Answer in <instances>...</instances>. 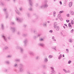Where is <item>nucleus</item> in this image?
<instances>
[{"label":"nucleus","instance_id":"40","mask_svg":"<svg viewBox=\"0 0 74 74\" xmlns=\"http://www.w3.org/2000/svg\"><path fill=\"white\" fill-rule=\"evenodd\" d=\"M49 32L50 33H52L53 32V31H52V30H50L49 31Z\"/></svg>","mask_w":74,"mask_h":74},{"label":"nucleus","instance_id":"22","mask_svg":"<svg viewBox=\"0 0 74 74\" xmlns=\"http://www.w3.org/2000/svg\"><path fill=\"white\" fill-rule=\"evenodd\" d=\"M0 5H4V4L3 3V2H2V1H0Z\"/></svg>","mask_w":74,"mask_h":74},{"label":"nucleus","instance_id":"48","mask_svg":"<svg viewBox=\"0 0 74 74\" xmlns=\"http://www.w3.org/2000/svg\"><path fill=\"white\" fill-rule=\"evenodd\" d=\"M52 40H53V39H54L55 38V37L54 36H53L52 37Z\"/></svg>","mask_w":74,"mask_h":74},{"label":"nucleus","instance_id":"20","mask_svg":"<svg viewBox=\"0 0 74 74\" xmlns=\"http://www.w3.org/2000/svg\"><path fill=\"white\" fill-rule=\"evenodd\" d=\"M69 42H73V39H70L69 40Z\"/></svg>","mask_w":74,"mask_h":74},{"label":"nucleus","instance_id":"23","mask_svg":"<svg viewBox=\"0 0 74 74\" xmlns=\"http://www.w3.org/2000/svg\"><path fill=\"white\" fill-rule=\"evenodd\" d=\"M53 58V56H52L51 55H50L49 56V58Z\"/></svg>","mask_w":74,"mask_h":74},{"label":"nucleus","instance_id":"12","mask_svg":"<svg viewBox=\"0 0 74 74\" xmlns=\"http://www.w3.org/2000/svg\"><path fill=\"white\" fill-rule=\"evenodd\" d=\"M44 61L46 63H47L48 62V58H44Z\"/></svg>","mask_w":74,"mask_h":74},{"label":"nucleus","instance_id":"36","mask_svg":"<svg viewBox=\"0 0 74 74\" xmlns=\"http://www.w3.org/2000/svg\"><path fill=\"white\" fill-rule=\"evenodd\" d=\"M34 33H35V34H37V31H35V30L34 31Z\"/></svg>","mask_w":74,"mask_h":74},{"label":"nucleus","instance_id":"42","mask_svg":"<svg viewBox=\"0 0 74 74\" xmlns=\"http://www.w3.org/2000/svg\"><path fill=\"white\" fill-rule=\"evenodd\" d=\"M19 10H20V11H22V10H23V9L22 8H19Z\"/></svg>","mask_w":74,"mask_h":74},{"label":"nucleus","instance_id":"62","mask_svg":"<svg viewBox=\"0 0 74 74\" xmlns=\"http://www.w3.org/2000/svg\"><path fill=\"white\" fill-rule=\"evenodd\" d=\"M13 2H14V3H15V0H13Z\"/></svg>","mask_w":74,"mask_h":74},{"label":"nucleus","instance_id":"15","mask_svg":"<svg viewBox=\"0 0 74 74\" xmlns=\"http://www.w3.org/2000/svg\"><path fill=\"white\" fill-rule=\"evenodd\" d=\"M8 49V47L7 46H5L3 48V50Z\"/></svg>","mask_w":74,"mask_h":74},{"label":"nucleus","instance_id":"41","mask_svg":"<svg viewBox=\"0 0 74 74\" xmlns=\"http://www.w3.org/2000/svg\"><path fill=\"white\" fill-rule=\"evenodd\" d=\"M69 29H72V25L71 26H69Z\"/></svg>","mask_w":74,"mask_h":74},{"label":"nucleus","instance_id":"13","mask_svg":"<svg viewBox=\"0 0 74 74\" xmlns=\"http://www.w3.org/2000/svg\"><path fill=\"white\" fill-rule=\"evenodd\" d=\"M57 25H58V23H57L56 22H55L54 24V27L56 26H57Z\"/></svg>","mask_w":74,"mask_h":74},{"label":"nucleus","instance_id":"37","mask_svg":"<svg viewBox=\"0 0 74 74\" xmlns=\"http://www.w3.org/2000/svg\"><path fill=\"white\" fill-rule=\"evenodd\" d=\"M73 32H74V29H72L71 31V33H73Z\"/></svg>","mask_w":74,"mask_h":74},{"label":"nucleus","instance_id":"57","mask_svg":"<svg viewBox=\"0 0 74 74\" xmlns=\"http://www.w3.org/2000/svg\"><path fill=\"white\" fill-rule=\"evenodd\" d=\"M53 14H56V12H53Z\"/></svg>","mask_w":74,"mask_h":74},{"label":"nucleus","instance_id":"56","mask_svg":"<svg viewBox=\"0 0 74 74\" xmlns=\"http://www.w3.org/2000/svg\"><path fill=\"white\" fill-rule=\"evenodd\" d=\"M56 14H53V16H54V17H55V15Z\"/></svg>","mask_w":74,"mask_h":74},{"label":"nucleus","instance_id":"59","mask_svg":"<svg viewBox=\"0 0 74 74\" xmlns=\"http://www.w3.org/2000/svg\"><path fill=\"white\" fill-rule=\"evenodd\" d=\"M17 34H20V32H18L17 33Z\"/></svg>","mask_w":74,"mask_h":74},{"label":"nucleus","instance_id":"29","mask_svg":"<svg viewBox=\"0 0 74 74\" xmlns=\"http://www.w3.org/2000/svg\"><path fill=\"white\" fill-rule=\"evenodd\" d=\"M36 59H40V57L39 56H37L36 57Z\"/></svg>","mask_w":74,"mask_h":74},{"label":"nucleus","instance_id":"43","mask_svg":"<svg viewBox=\"0 0 74 74\" xmlns=\"http://www.w3.org/2000/svg\"><path fill=\"white\" fill-rule=\"evenodd\" d=\"M6 63H7V64H10V62L9 61H6Z\"/></svg>","mask_w":74,"mask_h":74},{"label":"nucleus","instance_id":"28","mask_svg":"<svg viewBox=\"0 0 74 74\" xmlns=\"http://www.w3.org/2000/svg\"><path fill=\"white\" fill-rule=\"evenodd\" d=\"M64 12V11H61L59 12L60 14H62V13H63Z\"/></svg>","mask_w":74,"mask_h":74},{"label":"nucleus","instance_id":"31","mask_svg":"<svg viewBox=\"0 0 74 74\" xmlns=\"http://www.w3.org/2000/svg\"><path fill=\"white\" fill-rule=\"evenodd\" d=\"M33 38L34 39H36V36H34L33 37Z\"/></svg>","mask_w":74,"mask_h":74},{"label":"nucleus","instance_id":"8","mask_svg":"<svg viewBox=\"0 0 74 74\" xmlns=\"http://www.w3.org/2000/svg\"><path fill=\"white\" fill-rule=\"evenodd\" d=\"M10 29L12 30L13 33H14L15 31V28L14 27H11Z\"/></svg>","mask_w":74,"mask_h":74},{"label":"nucleus","instance_id":"27","mask_svg":"<svg viewBox=\"0 0 74 74\" xmlns=\"http://www.w3.org/2000/svg\"><path fill=\"white\" fill-rule=\"evenodd\" d=\"M43 26H47V24H43Z\"/></svg>","mask_w":74,"mask_h":74},{"label":"nucleus","instance_id":"49","mask_svg":"<svg viewBox=\"0 0 74 74\" xmlns=\"http://www.w3.org/2000/svg\"><path fill=\"white\" fill-rule=\"evenodd\" d=\"M60 3L61 4V5H62V1H60Z\"/></svg>","mask_w":74,"mask_h":74},{"label":"nucleus","instance_id":"5","mask_svg":"<svg viewBox=\"0 0 74 74\" xmlns=\"http://www.w3.org/2000/svg\"><path fill=\"white\" fill-rule=\"evenodd\" d=\"M16 20L18 22H22V19H21L19 17L16 18Z\"/></svg>","mask_w":74,"mask_h":74},{"label":"nucleus","instance_id":"32","mask_svg":"<svg viewBox=\"0 0 74 74\" xmlns=\"http://www.w3.org/2000/svg\"><path fill=\"white\" fill-rule=\"evenodd\" d=\"M11 56H8L6 57L7 58H11Z\"/></svg>","mask_w":74,"mask_h":74},{"label":"nucleus","instance_id":"7","mask_svg":"<svg viewBox=\"0 0 74 74\" xmlns=\"http://www.w3.org/2000/svg\"><path fill=\"white\" fill-rule=\"evenodd\" d=\"M51 74H55V71H54V69L53 67H51Z\"/></svg>","mask_w":74,"mask_h":74},{"label":"nucleus","instance_id":"30","mask_svg":"<svg viewBox=\"0 0 74 74\" xmlns=\"http://www.w3.org/2000/svg\"><path fill=\"white\" fill-rule=\"evenodd\" d=\"M20 60H19V59H16L15 60V61L16 62H19Z\"/></svg>","mask_w":74,"mask_h":74},{"label":"nucleus","instance_id":"26","mask_svg":"<svg viewBox=\"0 0 74 74\" xmlns=\"http://www.w3.org/2000/svg\"><path fill=\"white\" fill-rule=\"evenodd\" d=\"M71 15H73L74 14V12L72 11H71Z\"/></svg>","mask_w":74,"mask_h":74},{"label":"nucleus","instance_id":"9","mask_svg":"<svg viewBox=\"0 0 74 74\" xmlns=\"http://www.w3.org/2000/svg\"><path fill=\"white\" fill-rule=\"evenodd\" d=\"M28 42V40H27V39H25L23 41V42L24 43L25 45H26V43H27Z\"/></svg>","mask_w":74,"mask_h":74},{"label":"nucleus","instance_id":"51","mask_svg":"<svg viewBox=\"0 0 74 74\" xmlns=\"http://www.w3.org/2000/svg\"><path fill=\"white\" fill-rule=\"evenodd\" d=\"M54 41H56V39H52Z\"/></svg>","mask_w":74,"mask_h":74},{"label":"nucleus","instance_id":"63","mask_svg":"<svg viewBox=\"0 0 74 74\" xmlns=\"http://www.w3.org/2000/svg\"><path fill=\"white\" fill-rule=\"evenodd\" d=\"M64 25H65V26H67V24H64Z\"/></svg>","mask_w":74,"mask_h":74},{"label":"nucleus","instance_id":"18","mask_svg":"<svg viewBox=\"0 0 74 74\" xmlns=\"http://www.w3.org/2000/svg\"><path fill=\"white\" fill-rule=\"evenodd\" d=\"M1 29H3L4 28V24H2L1 25Z\"/></svg>","mask_w":74,"mask_h":74},{"label":"nucleus","instance_id":"34","mask_svg":"<svg viewBox=\"0 0 74 74\" xmlns=\"http://www.w3.org/2000/svg\"><path fill=\"white\" fill-rule=\"evenodd\" d=\"M73 20H72L71 21V23L72 25H74V23H73Z\"/></svg>","mask_w":74,"mask_h":74},{"label":"nucleus","instance_id":"45","mask_svg":"<svg viewBox=\"0 0 74 74\" xmlns=\"http://www.w3.org/2000/svg\"><path fill=\"white\" fill-rule=\"evenodd\" d=\"M40 41H43V39L42 38H40L39 39Z\"/></svg>","mask_w":74,"mask_h":74},{"label":"nucleus","instance_id":"24","mask_svg":"<svg viewBox=\"0 0 74 74\" xmlns=\"http://www.w3.org/2000/svg\"><path fill=\"white\" fill-rule=\"evenodd\" d=\"M63 70L66 73H67V71L66 70V69H63Z\"/></svg>","mask_w":74,"mask_h":74},{"label":"nucleus","instance_id":"54","mask_svg":"<svg viewBox=\"0 0 74 74\" xmlns=\"http://www.w3.org/2000/svg\"><path fill=\"white\" fill-rule=\"evenodd\" d=\"M27 74H31V73H30L29 72H27Z\"/></svg>","mask_w":74,"mask_h":74},{"label":"nucleus","instance_id":"21","mask_svg":"<svg viewBox=\"0 0 74 74\" xmlns=\"http://www.w3.org/2000/svg\"><path fill=\"white\" fill-rule=\"evenodd\" d=\"M20 71H23V69L22 68H20Z\"/></svg>","mask_w":74,"mask_h":74},{"label":"nucleus","instance_id":"25","mask_svg":"<svg viewBox=\"0 0 74 74\" xmlns=\"http://www.w3.org/2000/svg\"><path fill=\"white\" fill-rule=\"evenodd\" d=\"M16 13L17 14H18V15H19L20 13L19 12H18V10H16Z\"/></svg>","mask_w":74,"mask_h":74},{"label":"nucleus","instance_id":"58","mask_svg":"<svg viewBox=\"0 0 74 74\" xmlns=\"http://www.w3.org/2000/svg\"><path fill=\"white\" fill-rule=\"evenodd\" d=\"M63 27L64 28V29H66V27H65V26H63Z\"/></svg>","mask_w":74,"mask_h":74},{"label":"nucleus","instance_id":"35","mask_svg":"<svg viewBox=\"0 0 74 74\" xmlns=\"http://www.w3.org/2000/svg\"><path fill=\"white\" fill-rule=\"evenodd\" d=\"M29 11H32L33 9H32V8H30L29 9Z\"/></svg>","mask_w":74,"mask_h":74},{"label":"nucleus","instance_id":"4","mask_svg":"<svg viewBox=\"0 0 74 74\" xmlns=\"http://www.w3.org/2000/svg\"><path fill=\"white\" fill-rule=\"evenodd\" d=\"M54 29H55L56 31L58 32V31H59V29H60V27L59 26H57L56 27H54Z\"/></svg>","mask_w":74,"mask_h":74},{"label":"nucleus","instance_id":"17","mask_svg":"<svg viewBox=\"0 0 74 74\" xmlns=\"http://www.w3.org/2000/svg\"><path fill=\"white\" fill-rule=\"evenodd\" d=\"M2 37H3L5 41H7V38H6V37H5V36H3Z\"/></svg>","mask_w":74,"mask_h":74},{"label":"nucleus","instance_id":"33","mask_svg":"<svg viewBox=\"0 0 74 74\" xmlns=\"http://www.w3.org/2000/svg\"><path fill=\"white\" fill-rule=\"evenodd\" d=\"M71 26V23H69L68 24V26Z\"/></svg>","mask_w":74,"mask_h":74},{"label":"nucleus","instance_id":"10","mask_svg":"<svg viewBox=\"0 0 74 74\" xmlns=\"http://www.w3.org/2000/svg\"><path fill=\"white\" fill-rule=\"evenodd\" d=\"M39 45H40V46H41V47H43V48H44V47L45 45H44V43H39Z\"/></svg>","mask_w":74,"mask_h":74},{"label":"nucleus","instance_id":"11","mask_svg":"<svg viewBox=\"0 0 74 74\" xmlns=\"http://www.w3.org/2000/svg\"><path fill=\"white\" fill-rule=\"evenodd\" d=\"M29 53L31 55H33V56H34V53L32 51H29Z\"/></svg>","mask_w":74,"mask_h":74},{"label":"nucleus","instance_id":"47","mask_svg":"<svg viewBox=\"0 0 74 74\" xmlns=\"http://www.w3.org/2000/svg\"><path fill=\"white\" fill-rule=\"evenodd\" d=\"M38 5V3H36L35 5L36 7H37Z\"/></svg>","mask_w":74,"mask_h":74},{"label":"nucleus","instance_id":"39","mask_svg":"<svg viewBox=\"0 0 74 74\" xmlns=\"http://www.w3.org/2000/svg\"><path fill=\"white\" fill-rule=\"evenodd\" d=\"M41 34H39L38 35L37 37H40V36H41Z\"/></svg>","mask_w":74,"mask_h":74},{"label":"nucleus","instance_id":"52","mask_svg":"<svg viewBox=\"0 0 74 74\" xmlns=\"http://www.w3.org/2000/svg\"><path fill=\"white\" fill-rule=\"evenodd\" d=\"M66 16H67V17H69V14H67Z\"/></svg>","mask_w":74,"mask_h":74},{"label":"nucleus","instance_id":"53","mask_svg":"<svg viewBox=\"0 0 74 74\" xmlns=\"http://www.w3.org/2000/svg\"><path fill=\"white\" fill-rule=\"evenodd\" d=\"M67 73H70V71H69V70H68L67 71Z\"/></svg>","mask_w":74,"mask_h":74},{"label":"nucleus","instance_id":"60","mask_svg":"<svg viewBox=\"0 0 74 74\" xmlns=\"http://www.w3.org/2000/svg\"><path fill=\"white\" fill-rule=\"evenodd\" d=\"M26 26H27V25H24L23 26L24 27H26Z\"/></svg>","mask_w":74,"mask_h":74},{"label":"nucleus","instance_id":"14","mask_svg":"<svg viewBox=\"0 0 74 74\" xmlns=\"http://www.w3.org/2000/svg\"><path fill=\"white\" fill-rule=\"evenodd\" d=\"M58 18L59 19H60L61 18V14H59L58 15Z\"/></svg>","mask_w":74,"mask_h":74},{"label":"nucleus","instance_id":"19","mask_svg":"<svg viewBox=\"0 0 74 74\" xmlns=\"http://www.w3.org/2000/svg\"><path fill=\"white\" fill-rule=\"evenodd\" d=\"M62 57V54H60L58 57V59L60 60L61 59V58Z\"/></svg>","mask_w":74,"mask_h":74},{"label":"nucleus","instance_id":"38","mask_svg":"<svg viewBox=\"0 0 74 74\" xmlns=\"http://www.w3.org/2000/svg\"><path fill=\"white\" fill-rule=\"evenodd\" d=\"M71 63V60H69L68 61V64H70Z\"/></svg>","mask_w":74,"mask_h":74},{"label":"nucleus","instance_id":"1","mask_svg":"<svg viewBox=\"0 0 74 74\" xmlns=\"http://www.w3.org/2000/svg\"><path fill=\"white\" fill-rule=\"evenodd\" d=\"M47 0H46L45 1V4H43L40 7V8H47L48 7V5L47 4Z\"/></svg>","mask_w":74,"mask_h":74},{"label":"nucleus","instance_id":"55","mask_svg":"<svg viewBox=\"0 0 74 74\" xmlns=\"http://www.w3.org/2000/svg\"><path fill=\"white\" fill-rule=\"evenodd\" d=\"M11 24H12V25H14V23L13 22H12Z\"/></svg>","mask_w":74,"mask_h":74},{"label":"nucleus","instance_id":"44","mask_svg":"<svg viewBox=\"0 0 74 74\" xmlns=\"http://www.w3.org/2000/svg\"><path fill=\"white\" fill-rule=\"evenodd\" d=\"M17 66V64H15L14 65V67H16Z\"/></svg>","mask_w":74,"mask_h":74},{"label":"nucleus","instance_id":"2","mask_svg":"<svg viewBox=\"0 0 74 74\" xmlns=\"http://www.w3.org/2000/svg\"><path fill=\"white\" fill-rule=\"evenodd\" d=\"M16 49H19L21 53H23V48L19 47V46H17L16 48Z\"/></svg>","mask_w":74,"mask_h":74},{"label":"nucleus","instance_id":"3","mask_svg":"<svg viewBox=\"0 0 74 74\" xmlns=\"http://www.w3.org/2000/svg\"><path fill=\"white\" fill-rule=\"evenodd\" d=\"M3 11L5 12V14H6V18H7L8 17V13L6 12V11H7V9H3Z\"/></svg>","mask_w":74,"mask_h":74},{"label":"nucleus","instance_id":"64","mask_svg":"<svg viewBox=\"0 0 74 74\" xmlns=\"http://www.w3.org/2000/svg\"><path fill=\"white\" fill-rule=\"evenodd\" d=\"M58 18H56V21H57V20H58Z\"/></svg>","mask_w":74,"mask_h":74},{"label":"nucleus","instance_id":"50","mask_svg":"<svg viewBox=\"0 0 74 74\" xmlns=\"http://www.w3.org/2000/svg\"><path fill=\"white\" fill-rule=\"evenodd\" d=\"M56 47H55L53 49H54V50H56Z\"/></svg>","mask_w":74,"mask_h":74},{"label":"nucleus","instance_id":"46","mask_svg":"<svg viewBox=\"0 0 74 74\" xmlns=\"http://www.w3.org/2000/svg\"><path fill=\"white\" fill-rule=\"evenodd\" d=\"M70 21L69 20H66V22H67V23H69V22Z\"/></svg>","mask_w":74,"mask_h":74},{"label":"nucleus","instance_id":"16","mask_svg":"<svg viewBox=\"0 0 74 74\" xmlns=\"http://www.w3.org/2000/svg\"><path fill=\"white\" fill-rule=\"evenodd\" d=\"M72 5H73V3H72V2H71L69 3V7H71V6H72Z\"/></svg>","mask_w":74,"mask_h":74},{"label":"nucleus","instance_id":"6","mask_svg":"<svg viewBox=\"0 0 74 74\" xmlns=\"http://www.w3.org/2000/svg\"><path fill=\"white\" fill-rule=\"evenodd\" d=\"M29 4L30 6V7H32L33 5V3L32 2V0H29Z\"/></svg>","mask_w":74,"mask_h":74},{"label":"nucleus","instance_id":"61","mask_svg":"<svg viewBox=\"0 0 74 74\" xmlns=\"http://www.w3.org/2000/svg\"><path fill=\"white\" fill-rule=\"evenodd\" d=\"M66 51H68V52H69V49H66Z\"/></svg>","mask_w":74,"mask_h":74}]
</instances>
